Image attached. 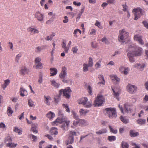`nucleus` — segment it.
<instances>
[{
    "label": "nucleus",
    "instance_id": "f257e3e1",
    "mask_svg": "<svg viewBox=\"0 0 148 148\" xmlns=\"http://www.w3.org/2000/svg\"><path fill=\"white\" fill-rule=\"evenodd\" d=\"M104 112L110 119L115 118L117 116L116 109L115 108H106L104 110Z\"/></svg>",
    "mask_w": 148,
    "mask_h": 148
},
{
    "label": "nucleus",
    "instance_id": "f03ea898",
    "mask_svg": "<svg viewBox=\"0 0 148 148\" xmlns=\"http://www.w3.org/2000/svg\"><path fill=\"white\" fill-rule=\"evenodd\" d=\"M119 35L118 37V40L119 42H124L129 36V33L124 29L119 31Z\"/></svg>",
    "mask_w": 148,
    "mask_h": 148
},
{
    "label": "nucleus",
    "instance_id": "7ed1b4c3",
    "mask_svg": "<svg viewBox=\"0 0 148 148\" xmlns=\"http://www.w3.org/2000/svg\"><path fill=\"white\" fill-rule=\"evenodd\" d=\"M104 98L102 95L97 96L94 101V105L95 106H101L104 101Z\"/></svg>",
    "mask_w": 148,
    "mask_h": 148
},
{
    "label": "nucleus",
    "instance_id": "20e7f679",
    "mask_svg": "<svg viewBox=\"0 0 148 148\" xmlns=\"http://www.w3.org/2000/svg\"><path fill=\"white\" fill-rule=\"evenodd\" d=\"M71 91L69 87H67L64 89H61L59 91V95H61L63 93V96L65 97L67 99H69L70 97V93Z\"/></svg>",
    "mask_w": 148,
    "mask_h": 148
},
{
    "label": "nucleus",
    "instance_id": "39448f33",
    "mask_svg": "<svg viewBox=\"0 0 148 148\" xmlns=\"http://www.w3.org/2000/svg\"><path fill=\"white\" fill-rule=\"evenodd\" d=\"M67 69L65 66L62 68V70L59 75V77L64 82L67 83V80L66 79L67 75Z\"/></svg>",
    "mask_w": 148,
    "mask_h": 148
},
{
    "label": "nucleus",
    "instance_id": "423d86ee",
    "mask_svg": "<svg viewBox=\"0 0 148 148\" xmlns=\"http://www.w3.org/2000/svg\"><path fill=\"white\" fill-rule=\"evenodd\" d=\"M76 136L77 133L75 132L70 131L69 133V136L68 139L65 142V144L67 145L69 144H72L74 141V136Z\"/></svg>",
    "mask_w": 148,
    "mask_h": 148
},
{
    "label": "nucleus",
    "instance_id": "0eeeda50",
    "mask_svg": "<svg viewBox=\"0 0 148 148\" xmlns=\"http://www.w3.org/2000/svg\"><path fill=\"white\" fill-rule=\"evenodd\" d=\"M133 12H134V19L136 20H137L143 14L142 10L139 7L134 9Z\"/></svg>",
    "mask_w": 148,
    "mask_h": 148
},
{
    "label": "nucleus",
    "instance_id": "6e6552de",
    "mask_svg": "<svg viewBox=\"0 0 148 148\" xmlns=\"http://www.w3.org/2000/svg\"><path fill=\"white\" fill-rule=\"evenodd\" d=\"M126 88L129 93L133 94L136 92L137 90V87L135 85L129 84L127 85Z\"/></svg>",
    "mask_w": 148,
    "mask_h": 148
},
{
    "label": "nucleus",
    "instance_id": "1a4fd4ad",
    "mask_svg": "<svg viewBox=\"0 0 148 148\" xmlns=\"http://www.w3.org/2000/svg\"><path fill=\"white\" fill-rule=\"evenodd\" d=\"M19 71L20 74L24 75L29 73L30 71L29 69H28L25 66H23L21 67Z\"/></svg>",
    "mask_w": 148,
    "mask_h": 148
},
{
    "label": "nucleus",
    "instance_id": "9d476101",
    "mask_svg": "<svg viewBox=\"0 0 148 148\" xmlns=\"http://www.w3.org/2000/svg\"><path fill=\"white\" fill-rule=\"evenodd\" d=\"M34 16L38 21L41 22L43 21L44 15L41 13L39 12H36L35 13Z\"/></svg>",
    "mask_w": 148,
    "mask_h": 148
},
{
    "label": "nucleus",
    "instance_id": "9b49d317",
    "mask_svg": "<svg viewBox=\"0 0 148 148\" xmlns=\"http://www.w3.org/2000/svg\"><path fill=\"white\" fill-rule=\"evenodd\" d=\"M143 49L139 47H136L135 51H132V53L135 56H140L142 53Z\"/></svg>",
    "mask_w": 148,
    "mask_h": 148
},
{
    "label": "nucleus",
    "instance_id": "f8f14e48",
    "mask_svg": "<svg viewBox=\"0 0 148 148\" xmlns=\"http://www.w3.org/2000/svg\"><path fill=\"white\" fill-rule=\"evenodd\" d=\"M134 40L138 41L140 44L141 45L144 44V41L142 39V36H141L138 34L136 35L134 37Z\"/></svg>",
    "mask_w": 148,
    "mask_h": 148
},
{
    "label": "nucleus",
    "instance_id": "ddd939ff",
    "mask_svg": "<svg viewBox=\"0 0 148 148\" xmlns=\"http://www.w3.org/2000/svg\"><path fill=\"white\" fill-rule=\"evenodd\" d=\"M125 111L127 113H131L132 111V108L128 103H125L124 105Z\"/></svg>",
    "mask_w": 148,
    "mask_h": 148
},
{
    "label": "nucleus",
    "instance_id": "4468645a",
    "mask_svg": "<svg viewBox=\"0 0 148 148\" xmlns=\"http://www.w3.org/2000/svg\"><path fill=\"white\" fill-rule=\"evenodd\" d=\"M110 77L112 82L115 84H117L119 83L120 79L116 75H110Z\"/></svg>",
    "mask_w": 148,
    "mask_h": 148
},
{
    "label": "nucleus",
    "instance_id": "2eb2a0df",
    "mask_svg": "<svg viewBox=\"0 0 148 148\" xmlns=\"http://www.w3.org/2000/svg\"><path fill=\"white\" fill-rule=\"evenodd\" d=\"M130 70V69L128 67L125 68L124 67H120L119 69V71L122 73L126 75L129 72Z\"/></svg>",
    "mask_w": 148,
    "mask_h": 148
},
{
    "label": "nucleus",
    "instance_id": "dca6fc26",
    "mask_svg": "<svg viewBox=\"0 0 148 148\" xmlns=\"http://www.w3.org/2000/svg\"><path fill=\"white\" fill-rule=\"evenodd\" d=\"M27 30L28 32H30L31 34H38L39 32V31L38 29L33 28L32 27H28Z\"/></svg>",
    "mask_w": 148,
    "mask_h": 148
},
{
    "label": "nucleus",
    "instance_id": "f3484780",
    "mask_svg": "<svg viewBox=\"0 0 148 148\" xmlns=\"http://www.w3.org/2000/svg\"><path fill=\"white\" fill-rule=\"evenodd\" d=\"M111 88L114 93L113 94L114 96L119 100V99L118 97L119 96L120 93V90L119 89L118 90L116 88L114 89L112 87H111Z\"/></svg>",
    "mask_w": 148,
    "mask_h": 148
},
{
    "label": "nucleus",
    "instance_id": "a211bd4d",
    "mask_svg": "<svg viewBox=\"0 0 148 148\" xmlns=\"http://www.w3.org/2000/svg\"><path fill=\"white\" fill-rule=\"evenodd\" d=\"M88 101V99L86 97H83L79 99L78 102L79 104H81L83 105L86 104V102Z\"/></svg>",
    "mask_w": 148,
    "mask_h": 148
},
{
    "label": "nucleus",
    "instance_id": "6ab92c4d",
    "mask_svg": "<svg viewBox=\"0 0 148 148\" xmlns=\"http://www.w3.org/2000/svg\"><path fill=\"white\" fill-rule=\"evenodd\" d=\"M19 93L20 95L22 97H24L27 95V91L23 87L20 88Z\"/></svg>",
    "mask_w": 148,
    "mask_h": 148
},
{
    "label": "nucleus",
    "instance_id": "aec40b11",
    "mask_svg": "<svg viewBox=\"0 0 148 148\" xmlns=\"http://www.w3.org/2000/svg\"><path fill=\"white\" fill-rule=\"evenodd\" d=\"M63 121L62 118H58L54 121L52 122L53 125H57L60 123H62Z\"/></svg>",
    "mask_w": 148,
    "mask_h": 148
},
{
    "label": "nucleus",
    "instance_id": "412c9836",
    "mask_svg": "<svg viewBox=\"0 0 148 148\" xmlns=\"http://www.w3.org/2000/svg\"><path fill=\"white\" fill-rule=\"evenodd\" d=\"M127 56L129 57V61L131 62H134V60L133 58L135 56L132 53L131 51L129 52L127 54Z\"/></svg>",
    "mask_w": 148,
    "mask_h": 148
},
{
    "label": "nucleus",
    "instance_id": "4be33fe9",
    "mask_svg": "<svg viewBox=\"0 0 148 148\" xmlns=\"http://www.w3.org/2000/svg\"><path fill=\"white\" fill-rule=\"evenodd\" d=\"M49 132L52 135H57L58 133V129L55 127H52L51 129Z\"/></svg>",
    "mask_w": 148,
    "mask_h": 148
},
{
    "label": "nucleus",
    "instance_id": "5701e85b",
    "mask_svg": "<svg viewBox=\"0 0 148 148\" xmlns=\"http://www.w3.org/2000/svg\"><path fill=\"white\" fill-rule=\"evenodd\" d=\"M145 66V65L144 64L141 65H140L139 64H136L133 66L134 67L139 69L141 71H143L144 69Z\"/></svg>",
    "mask_w": 148,
    "mask_h": 148
},
{
    "label": "nucleus",
    "instance_id": "b1692460",
    "mask_svg": "<svg viewBox=\"0 0 148 148\" xmlns=\"http://www.w3.org/2000/svg\"><path fill=\"white\" fill-rule=\"evenodd\" d=\"M89 112V110H85L83 109H80L79 111L80 115L81 116H85Z\"/></svg>",
    "mask_w": 148,
    "mask_h": 148
},
{
    "label": "nucleus",
    "instance_id": "393cba45",
    "mask_svg": "<svg viewBox=\"0 0 148 148\" xmlns=\"http://www.w3.org/2000/svg\"><path fill=\"white\" fill-rule=\"evenodd\" d=\"M37 126L38 124L37 123L33 124L32 125L31 130L34 133H37L38 132L37 130Z\"/></svg>",
    "mask_w": 148,
    "mask_h": 148
},
{
    "label": "nucleus",
    "instance_id": "a878e982",
    "mask_svg": "<svg viewBox=\"0 0 148 148\" xmlns=\"http://www.w3.org/2000/svg\"><path fill=\"white\" fill-rule=\"evenodd\" d=\"M98 78L100 80H102V81L98 82L97 84L100 85H101V84H102L103 85H105V81L104 80L103 76L101 75H100L98 76Z\"/></svg>",
    "mask_w": 148,
    "mask_h": 148
},
{
    "label": "nucleus",
    "instance_id": "bb28decb",
    "mask_svg": "<svg viewBox=\"0 0 148 148\" xmlns=\"http://www.w3.org/2000/svg\"><path fill=\"white\" fill-rule=\"evenodd\" d=\"M50 71L51 76H54L56 75L58 72V71L55 68H50Z\"/></svg>",
    "mask_w": 148,
    "mask_h": 148
},
{
    "label": "nucleus",
    "instance_id": "cd10ccee",
    "mask_svg": "<svg viewBox=\"0 0 148 148\" xmlns=\"http://www.w3.org/2000/svg\"><path fill=\"white\" fill-rule=\"evenodd\" d=\"M44 99L45 100V102L47 105H49L50 104V101L51 100V97L49 96H45L44 97Z\"/></svg>",
    "mask_w": 148,
    "mask_h": 148
},
{
    "label": "nucleus",
    "instance_id": "c85d7f7f",
    "mask_svg": "<svg viewBox=\"0 0 148 148\" xmlns=\"http://www.w3.org/2000/svg\"><path fill=\"white\" fill-rule=\"evenodd\" d=\"M50 82L51 85L54 87L57 88L59 87L60 84L57 83L55 81L53 80H51Z\"/></svg>",
    "mask_w": 148,
    "mask_h": 148
},
{
    "label": "nucleus",
    "instance_id": "c756f323",
    "mask_svg": "<svg viewBox=\"0 0 148 148\" xmlns=\"http://www.w3.org/2000/svg\"><path fill=\"white\" fill-rule=\"evenodd\" d=\"M10 83V80L9 79H7L5 80L4 81V84L2 85L1 87L4 90L7 87V86Z\"/></svg>",
    "mask_w": 148,
    "mask_h": 148
},
{
    "label": "nucleus",
    "instance_id": "7c9ffc66",
    "mask_svg": "<svg viewBox=\"0 0 148 148\" xmlns=\"http://www.w3.org/2000/svg\"><path fill=\"white\" fill-rule=\"evenodd\" d=\"M55 116V114L54 113L51 111L49 112L46 114V116L50 119H52L54 118Z\"/></svg>",
    "mask_w": 148,
    "mask_h": 148
},
{
    "label": "nucleus",
    "instance_id": "2f4dec72",
    "mask_svg": "<svg viewBox=\"0 0 148 148\" xmlns=\"http://www.w3.org/2000/svg\"><path fill=\"white\" fill-rule=\"evenodd\" d=\"M17 144L16 143H13L10 142L6 144V146L9 147L10 148H14L16 147Z\"/></svg>",
    "mask_w": 148,
    "mask_h": 148
},
{
    "label": "nucleus",
    "instance_id": "473e14b6",
    "mask_svg": "<svg viewBox=\"0 0 148 148\" xmlns=\"http://www.w3.org/2000/svg\"><path fill=\"white\" fill-rule=\"evenodd\" d=\"M107 132V130L106 129H103L99 130L98 131L96 132V133L98 135L102 134H105Z\"/></svg>",
    "mask_w": 148,
    "mask_h": 148
},
{
    "label": "nucleus",
    "instance_id": "72a5a7b5",
    "mask_svg": "<svg viewBox=\"0 0 148 148\" xmlns=\"http://www.w3.org/2000/svg\"><path fill=\"white\" fill-rule=\"evenodd\" d=\"M130 135L131 137H134L138 136L139 133L137 132H135L133 130H131L130 131Z\"/></svg>",
    "mask_w": 148,
    "mask_h": 148
},
{
    "label": "nucleus",
    "instance_id": "f704fd0d",
    "mask_svg": "<svg viewBox=\"0 0 148 148\" xmlns=\"http://www.w3.org/2000/svg\"><path fill=\"white\" fill-rule=\"evenodd\" d=\"M80 125L86 126L88 125V123L85 120L80 119Z\"/></svg>",
    "mask_w": 148,
    "mask_h": 148
},
{
    "label": "nucleus",
    "instance_id": "c9c22d12",
    "mask_svg": "<svg viewBox=\"0 0 148 148\" xmlns=\"http://www.w3.org/2000/svg\"><path fill=\"white\" fill-rule=\"evenodd\" d=\"M145 119H138L137 120V122L138 124L142 125L145 124L146 123Z\"/></svg>",
    "mask_w": 148,
    "mask_h": 148
},
{
    "label": "nucleus",
    "instance_id": "e433bc0d",
    "mask_svg": "<svg viewBox=\"0 0 148 148\" xmlns=\"http://www.w3.org/2000/svg\"><path fill=\"white\" fill-rule=\"evenodd\" d=\"M13 112V111L12 110V108L10 107H8L7 110V113L8 115L9 116H11Z\"/></svg>",
    "mask_w": 148,
    "mask_h": 148
},
{
    "label": "nucleus",
    "instance_id": "4c0bfd02",
    "mask_svg": "<svg viewBox=\"0 0 148 148\" xmlns=\"http://www.w3.org/2000/svg\"><path fill=\"white\" fill-rule=\"evenodd\" d=\"M13 130L16 133H18L19 134H22V130L18 129L17 127H14Z\"/></svg>",
    "mask_w": 148,
    "mask_h": 148
},
{
    "label": "nucleus",
    "instance_id": "58836bf2",
    "mask_svg": "<svg viewBox=\"0 0 148 148\" xmlns=\"http://www.w3.org/2000/svg\"><path fill=\"white\" fill-rule=\"evenodd\" d=\"M121 144L122 148H128L129 145L126 142L123 141Z\"/></svg>",
    "mask_w": 148,
    "mask_h": 148
},
{
    "label": "nucleus",
    "instance_id": "ea45409f",
    "mask_svg": "<svg viewBox=\"0 0 148 148\" xmlns=\"http://www.w3.org/2000/svg\"><path fill=\"white\" fill-rule=\"evenodd\" d=\"M109 128L110 129V132L114 134H116L117 132V130L115 129H114L112 128L111 126L109 125Z\"/></svg>",
    "mask_w": 148,
    "mask_h": 148
},
{
    "label": "nucleus",
    "instance_id": "a19ab883",
    "mask_svg": "<svg viewBox=\"0 0 148 148\" xmlns=\"http://www.w3.org/2000/svg\"><path fill=\"white\" fill-rule=\"evenodd\" d=\"M120 119L122 122L125 124L127 123L128 122V119H126L122 116H121L120 117Z\"/></svg>",
    "mask_w": 148,
    "mask_h": 148
},
{
    "label": "nucleus",
    "instance_id": "79ce46f5",
    "mask_svg": "<svg viewBox=\"0 0 148 148\" xmlns=\"http://www.w3.org/2000/svg\"><path fill=\"white\" fill-rule=\"evenodd\" d=\"M12 140L11 137L10 136H7L5 138V142L6 144L8 143H10Z\"/></svg>",
    "mask_w": 148,
    "mask_h": 148
},
{
    "label": "nucleus",
    "instance_id": "37998d69",
    "mask_svg": "<svg viewBox=\"0 0 148 148\" xmlns=\"http://www.w3.org/2000/svg\"><path fill=\"white\" fill-rule=\"evenodd\" d=\"M44 46H42L41 47H36L35 50V52L37 53L39 52L42 50L44 49Z\"/></svg>",
    "mask_w": 148,
    "mask_h": 148
},
{
    "label": "nucleus",
    "instance_id": "c03bdc74",
    "mask_svg": "<svg viewBox=\"0 0 148 148\" xmlns=\"http://www.w3.org/2000/svg\"><path fill=\"white\" fill-rule=\"evenodd\" d=\"M63 107L66 110V111L68 112H70V111L69 107V106L67 104H62Z\"/></svg>",
    "mask_w": 148,
    "mask_h": 148
},
{
    "label": "nucleus",
    "instance_id": "a18cd8bd",
    "mask_svg": "<svg viewBox=\"0 0 148 148\" xmlns=\"http://www.w3.org/2000/svg\"><path fill=\"white\" fill-rule=\"evenodd\" d=\"M108 139L110 142L113 141L116 139V137L115 136H108Z\"/></svg>",
    "mask_w": 148,
    "mask_h": 148
},
{
    "label": "nucleus",
    "instance_id": "49530a36",
    "mask_svg": "<svg viewBox=\"0 0 148 148\" xmlns=\"http://www.w3.org/2000/svg\"><path fill=\"white\" fill-rule=\"evenodd\" d=\"M83 71L84 72H86L88 70V67H89L88 64H83Z\"/></svg>",
    "mask_w": 148,
    "mask_h": 148
},
{
    "label": "nucleus",
    "instance_id": "de8ad7c7",
    "mask_svg": "<svg viewBox=\"0 0 148 148\" xmlns=\"http://www.w3.org/2000/svg\"><path fill=\"white\" fill-rule=\"evenodd\" d=\"M28 104L30 107H34L35 106L33 101L31 99H29Z\"/></svg>",
    "mask_w": 148,
    "mask_h": 148
},
{
    "label": "nucleus",
    "instance_id": "09e8293b",
    "mask_svg": "<svg viewBox=\"0 0 148 148\" xmlns=\"http://www.w3.org/2000/svg\"><path fill=\"white\" fill-rule=\"evenodd\" d=\"M92 106V104L91 102L88 101L86 102V104L84 105V107L86 108H90Z\"/></svg>",
    "mask_w": 148,
    "mask_h": 148
},
{
    "label": "nucleus",
    "instance_id": "8fccbe9b",
    "mask_svg": "<svg viewBox=\"0 0 148 148\" xmlns=\"http://www.w3.org/2000/svg\"><path fill=\"white\" fill-rule=\"evenodd\" d=\"M95 25L96 26L98 27L100 29H102L103 28L100 22L97 20L96 21Z\"/></svg>",
    "mask_w": 148,
    "mask_h": 148
},
{
    "label": "nucleus",
    "instance_id": "3c124183",
    "mask_svg": "<svg viewBox=\"0 0 148 148\" xmlns=\"http://www.w3.org/2000/svg\"><path fill=\"white\" fill-rule=\"evenodd\" d=\"M80 119H76L73 122V124L75 126H77L78 125H80Z\"/></svg>",
    "mask_w": 148,
    "mask_h": 148
},
{
    "label": "nucleus",
    "instance_id": "603ef678",
    "mask_svg": "<svg viewBox=\"0 0 148 148\" xmlns=\"http://www.w3.org/2000/svg\"><path fill=\"white\" fill-rule=\"evenodd\" d=\"M22 56V54L20 53L16 56L15 58V61L17 62L18 63L19 62L20 58Z\"/></svg>",
    "mask_w": 148,
    "mask_h": 148
},
{
    "label": "nucleus",
    "instance_id": "864d4df0",
    "mask_svg": "<svg viewBox=\"0 0 148 148\" xmlns=\"http://www.w3.org/2000/svg\"><path fill=\"white\" fill-rule=\"evenodd\" d=\"M88 65L90 67H91L93 65V60L92 58L90 57L89 58Z\"/></svg>",
    "mask_w": 148,
    "mask_h": 148
},
{
    "label": "nucleus",
    "instance_id": "5fc2aeb1",
    "mask_svg": "<svg viewBox=\"0 0 148 148\" xmlns=\"http://www.w3.org/2000/svg\"><path fill=\"white\" fill-rule=\"evenodd\" d=\"M77 32H79L80 34H81V33L82 32L80 29H77L75 30L73 34H74V36L75 37H77V35L76 34Z\"/></svg>",
    "mask_w": 148,
    "mask_h": 148
},
{
    "label": "nucleus",
    "instance_id": "6e6d98bb",
    "mask_svg": "<svg viewBox=\"0 0 148 148\" xmlns=\"http://www.w3.org/2000/svg\"><path fill=\"white\" fill-rule=\"evenodd\" d=\"M102 60L100 59L97 62L96 64L95 65V67L97 69L99 68L101 66V64L100 63L101 62Z\"/></svg>",
    "mask_w": 148,
    "mask_h": 148
},
{
    "label": "nucleus",
    "instance_id": "4d7b16f0",
    "mask_svg": "<svg viewBox=\"0 0 148 148\" xmlns=\"http://www.w3.org/2000/svg\"><path fill=\"white\" fill-rule=\"evenodd\" d=\"M35 65L36 68L37 69H41L42 68V66L41 62L38 63Z\"/></svg>",
    "mask_w": 148,
    "mask_h": 148
},
{
    "label": "nucleus",
    "instance_id": "13d9d810",
    "mask_svg": "<svg viewBox=\"0 0 148 148\" xmlns=\"http://www.w3.org/2000/svg\"><path fill=\"white\" fill-rule=\"evenodd\" d=\"M101 41L105 43L106 44H108L109 43V42L108 41V39L105 37H103V38L101 39Z\"/></svg>",
    "mask_w": 148,
    "mask_h": 148
},
{
    "label": "nucleus",
    "instance_id": "bf43d9fd",
    "mask_svg": "<svg viewBox=\"0 0 148 148\" xmlns=\"http://www.w3.org/2000/svg\"><path fill=\"white\" fill-rule=\"evenodd\" d=\"M72 114L73 117L76 119H78L79 118L77 114L74 111H72Z\"/></svg>",
    "mask_w": 148,
    "mask_h": 148
},
{
    "label": "nucleus",
    "instance_id": "052dcab7",
    "mask_svg": "<svg viewBox=\"0 0 148 148\" xmlns=\"http://www.w3.org/2000/svg\"><path fill=\"white\" fill-rule=\"evenodd\" d=\"M60 96H57L55 97L54 98V101L56 103H58L60 100Z\"/></svg>",
    "mask_w": 148,
    "mask_h": 148
},
{
    "label": "nucleus",
    "instance_id": "680f3d73",
    "mask_svg": "<svg viewBox=\"0 0 148 148\" xmlns=\"http://www.w3.org/2000/svg\"><path fill=\"white\" fill-rule=\"evenodd\" d=\"M96 30L94 29H92L91 30V31L90 32V35H95L96 34Z\"/></svg>",
    "mask_w": 148,
    "mask_h": 148
},
{
    "label": "nucleus",
    "instance_id": "e2e57ef3",
    "mask_svg": "<svg viewBox=\"0 0 148 148\" xmlns=\"http://www.w3.org/2000/svg\"><path fill=\"white\" fill-rule=\"evenodd\" d=\"M87 90L89 94L90 95H91L92 93V88L91 86L90 85H88V86Z\"/></svg>",
    "mask_w": 148,
    "mask_h": 148
},
{
    "label": "nucleus",
    "instance_id": "0e129e2a",
    "mask_svg": "<svg viewBox=\"0 0 148 148\" xmlns=\"http://www.w3.org/2000/svg\"><path fill=\"white\" fill-rule=\"evenodd\" d=\"M41 59L40 58L38 57L36 58L35 60V61L36 64L41 62Z\"/></svg>",
    "mask_w": 148,
    "mask_h": 148
},
{
    "label": "nucleus",
    "instance_id": "69168bd1",
    "mask_svg": "<svg viewBox=\"0 0 148 148\" xmlns=\"http://www.w3.org/2000/svg\"><path fill=\"white\" fill-rule=\"evenodd\" d=\"M107 2L109 4H114L115 3V0H107Z\"/></svg>",
    "mask_w": 148,
    "mask_h": 148
},
{
    "label": "nucleus",
    "instance_id": "338daca9",
    "mask_svg": "<svg viewBox=\"0 0 148 148\" xmlns=\"http://www.w3.org/2000/svg\"><path fill=\"white\" fill-rule=\"evenodd\" d=\"M122 6L123 8V11L124 12H126L127 11H128V10L126 4L123 5Z\"/></svg>",
    "mask_w": 148,
    "mask_h": 148
},
{
    "label": "nucleus",
    "instance_id": "774afa93",
    "mask_svg": "<svg viewBox=\"0 0 148 148\" xmlns=\"http://www.w3.org/2000/svg\"><path fill=\"white\" fill-rule=\"evenodd\" d=\"M70 47L69 46H67L66 47H65L64 48H63L64 49V51L65 53H67L68 52V51Z\"/></svg>",
    "mask_w": 148,
    "mask_h": 148
}]
</instances>
